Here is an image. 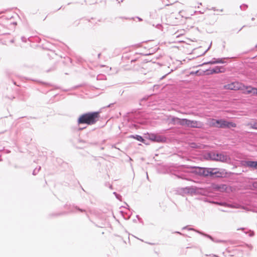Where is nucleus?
I'll return each mask as SVG.
<instances>
[{
	"instance_id": "nucleus-9",
	"label": "nucleus",
	"mask_w": 257,
	"mask_h": 257,
	"mask_svg": "<svg viewBox=\"0 0 257 257\" xmlns=\"http://www.w3.org/2000/svg\"><path fill=\"white\" fill-rule=\"evenodd\" d=\"M169 121L171 123L174 125H180L183 126V118H180L176 117H170L169 118Z\"/></svg>"
},
{
	"instance_id": "nucleus-3",
	"label": "nucleus",
	"mask_w": 257,
	"mask_h": 257,
	"mask_svg": "<svg viewBox=\"0 0 257 257\" xmlns=\"http://www.w3.org/2000/svg\"><path fill=\"white\" fill-rule=\"evenodd\" d=\"M216 127L219 128H230L236 127V124L232 121H228L224 119H216Z\"/></svg>"
},
{
	"instance_id": "nucleus-18",
	"label": "nucleus",
	"mask_w": 257,
	"mask_h": 257,
	"mask_svg": "<svg viewBox=\"0 0 257 257\" xmlns=\"http://www.w3.org/2000/svg\"><path fill=\"white\" fill-rule=\"evenodd\" d=\"M214 72L215 73H218V72H222L221 70H220V68H216L215 70H214Z\"/></svg>"
},
{
	"instance_id": "nucleus-10",
	"label": "nucleus",
	"mask_w": 257,
	"mask_h": 257,
	"mask_svg": "<svg viewBox=\"0 0 257 257\" xmlns=\"http://www.w3.org/2000/svg\"><path fill=\"white\" fill-rule=\"evenodd\" d=\"M218 157L216 161L227 163L230 161V158L226 155L223 154H218Z\"/></svg>"
},
{
	"instance_id": "nucleus-1",
	"label": "nucleus",
	"mask_w": 257,
	"mask_h": 257,
	"mask_svg": "<svg viewBox=\"0 0 257 257\" xmlns=\"http://www.w3.org/2000/svg\"><path fill=\"white\" fill-rule=\"evenodd\" d=\"M178 41L179 43L177 45L173 46L171 48L172 53L174 54L191 53L194 47V43L195 41L194 40L185 38L182 40L179 39Z\"/></svg>"
},
{
	"instance_id": "nucleus-5",
	"label": "nucleus",
	"mask_w": 257,
	"mask_h": 257,
	"mask_svg": "<svg viewBox=\"0 0 257 257\" xmlns=\"http://www.w3.org/2000/svg\"><path fill=\"white\" fill-rule=\"evenodd\" d=\"M245 85L238 82L234 81L223 85V89L229 90H244Z\"/></svg>"
},
{
	"instance_id": "nucleus-7",
	"label": "nucleus",
	"mask_w": 257,
	"mask_h": 257,
	"mask_svg": "<svg viewBox=\"0 0 257 257\" xmlns=\"http://www.w3.org/2000/svg\"><path fill=\"white\" fill-rule=\"evenodd\" d=\"M194 172L199 175L204 176H210V168H196Z\"/></svg>"
},
{
	"instance_id": "nucleus-13",
	"label": "nucleus",
	"mask_w": 257,
	"mask_h": 257,
	"mask_svg": "<svg viewBox=\"0 0 257 257\" xmlns=\"http://www.w3.org/2000/svg\"><path fill=\"white\" fill-rule=\"evenodd\" d=\"M207 124L210 127H216L215 119L208 118L207 120Z\"/></svg>"
},
{
	"instance_id": "nucleus-14",
	"label": "nucleus",
	"mask_w": 257,
	"mask_h": 257,
	"mask_svg": "<svg viewBox=\"0 0 257 257\" xmlns=\"http://www.w3.org/2000/svg\"><path fill=\"white\" fill-rule=\"evenodd\" d=\"M252 87L251 86H245L244 90H242L243 91V93L245 94H251Z\"/></svg>"
},
{
	"instance_id": "nucleus-8",
	"label": "nucleus",
	"mask_w": 257,
	"mask_h": 257,
	"mask_svg": "<svg viewBox=\"0 0 257 257\" xmlns=\"http://www.w3.org/2000/svg\"><path fill=\"white\" fill-rule=\"evenodd\" d=\"M224 174L223 171L217 168H210V176L221 177Z\"/></svg>"
},
{
	"instance_id": "nucleus-21",
	"label": "nucleus",
	"mask_w": 257,
	"mask_h": 257,
	"mask_svg": "<svg viewBox=\"0 0 257 257\" xmlns=\"http://www.w3.org/2000/svg\"><path fill=\"white\" fill-rule=\"evenodd\" d=\"M180 35V34H179L178 35H177V36H176V37H179Z\"/></svg>"
},
{
	"instance_id": "nucleus-2",
	"label": "nucleus",
	"mask_w": 257,
	"mask_h": 257,
	"mask_svg": "<svg viewBox=\"0 0 257 257\" xmlns=\"http://www.w3.org/2000/svg\"><path fill=\"white\" fill-rule=\"evenodd\" d=\"M99 112L97 111L87 112L81 115L78 119V124H87L92 125L95 124L99 119Z\"/></svg>"
},
{
	"instance_id": "nucleus-16",
	"label": "nucleus",
	"mask_w": 257,
	"mask_h": 257,
	"mask_svg": "<svg viewBox=\"0 0 257 257\" xmlns=\"http://www.w3.org/2000/svg\"><path fill=\"white\" fill-rule=\"evenodd\" d=\"M251 94L254 95H257V88L252 87Z\"/></svg>"
},
{
	"instance_id": "nucleus-11",
	"label": "nucleus",
	"mask_w": 257,
	"mask_h": 257,
	"mask_svg": "<svg viewBox=\"0 0 257 257\" xmlns=\"http://www.w3.org/2000/svg\"><path fill=\"white\" fill-rule=\"evenodd\" d=\"M254 161H242L241 162V165L244 167L252 168Z\"/></svg>"
},
{
	"instance_id": "nucleus-17",
	"label": "nucleus",
	"mask_w": 257,
	"mask_h": 257,
	"mask_svg": "<svg viewBox=\"0 0 257 257\" xmlns=\"http://www.w3.org/2000/svg\"><path fill=\"white\" fill-rule=\"evenodd\" d=\"M253 169H257V161H254L252 168Z\"/></svg>"
},
{
	"instance_id": "nucleus-6",
	"label": "nucleus",
	"mask_w": 257,
	"mask_h": 257,
	"mask_svg": "<svg viewBox=\"0 0 257 257\" xmlns=\"http://www.w3.org/2000/svg\"><path fill=\"white\" fill-rule=\"evenodd\" d=\"M146 135V138L147 139L151 140L153 142H163L165 141V138L159 135H157L154 134L149 133H148Z\"/></svg>"
},
{
	"instance_id": "nucleus-20",
	"label": "nucleus",
	"mask_w": 257,
	"mask_h": 257,
	"mask_svg": "<svg viewBox=\"0 0 257 257\" xmlns=\"http://www.w3.org/2000/svg\"><path fill=\"white\" fill-rule=\"evenodd\" d=\"M217 63H223V61L221 60H218L216 62Z\"/></svg>"
},
{
	"instance_id": "nucleus-12",
	"label": "nucleus",
	"mask_w": 257,
	"mask_h": 257,
	"mask_svg": "<svg viewBox=\"0 0 257 257\" xmlns=\"http://www.w3.org/2000/svg\"><path fill=\"white\" fill-rule=\"evenodd\" d=\"M218 153H215L214 152H210L208 153L206 155V158L207 159H210L213 161H216V159L217 158Z\"/></svg>"
},
{
	"instance_id": "nucleus-4",
	"label": "nucleus",
	"mask_w": 257,
	"mask_h": 257,
	"mask_svg": "<svg viewBox=\"0 0 257 257\" xmlns=\"http://www.w3.org/2000/svg\"><path fill=\"white\" fill-rule=\"evenodd\" d=\"M203 123L200 121L183 118V126L190 128H201L203 127Z\"/></svg>"
},
{
	"instance_id": "nucleus-15",
	"label": "nucleus",
	"mask_w": 257,
	"mask_h": 257,
	"mask_svg": "<svg viewBox=\"0 0 257 257\" xmlns=\"http://www.w3.org/2000/svg\"><path fill=\"white\" fill-rule=\"evenodd\" d=\"M132 138H134L135 139H136L137 140L140 141L143 143H145V140L140 136L136 135V136H132L131 137Z\"/></svg>"
},
{
	"instance_id": "nucleus-19",
	"label": "nucleus",
	"mask_w": 257,
	"mask_h": 257,
	"mask_svg": "<svg viewBox=\"0 0 257 257\" xmlns=\"http://www.w3.org/2000/svg\"><path fill=\"white\" fill-rule=\"evenodd\" d=\"M252 128H254V129H257V123H254L252 126H251Z\"/></svg>"
}]
</instances>
